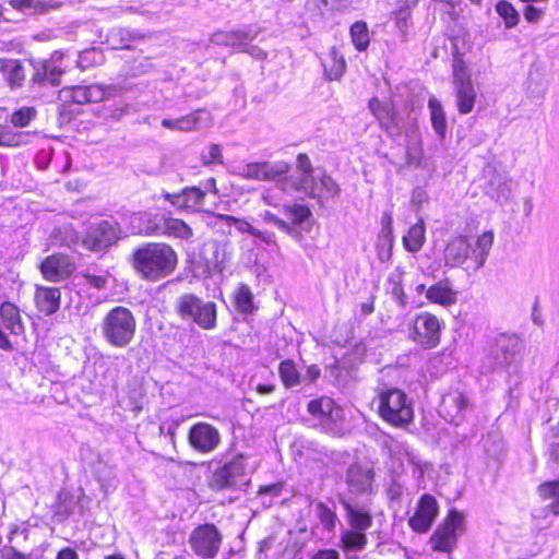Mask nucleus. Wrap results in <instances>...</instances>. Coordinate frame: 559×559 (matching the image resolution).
Returning a JSON list of instances; mask_svg holds the SVG:
<instances>
[{
  "label": "nucleus",
  "instance_id": "f257e3e1",
  "mask_svg": "<svg viewBox=\"0 0 559 559\" xmlns=\"http://www.w3.org/2000/svg\"><path fill=\"white\" fill-rule=\"evenodd\" d=\"M493 243V234L485 231L476 239L459 236L451 239L444 250L445 265L462 267L467 273L481 269Z\"/></svg>",
  "mask_w": 559,
  "mask_h": 559
},
{
  "label": "nucleus",
  "instance_id": "f03ea898",
  "mask_svg": "<svg viewBox=\"0 0 559 559\" xmlns=\"http://www.w3.org/2000/svg\"><path fill=\"white\" fill-rule=\"evenodd\" d=\"M177 253L167 243L148 242L136 248L132 255L133 269L145 280L157 282L176 269Z\"/></svg>",
  "mask_w": 559,
  "mask_h": 559
},
{
  "label": "nucleus",
  "instance_id": "7ed1b4c3",
  "mask_svg": "<svg viewBox=\"0 0 559 559\" xmlns=\"http://www.w3.org/2000/svg\"><path fill=\"white\" fill-rule=\"evenodd\" d=\"M372 404L376 405L380 418L395 428L406 429L414 421L413 402L399 388H379Z\"/></svg>",
  "mask_w": 559,
  "mask_h": 559
},
{
  "label": "nucleus",
  "instance_id": "20e7f679",
  "mask_svg": "<svg viewBox=\"0 0 559 559\" xmlns=\"http://www.w3.org/2000/svg\"><path fill=\"white\" fill-rule=\"evenodd\" d=\"M136 332L133 312L123 306L110 309L100 322V333L106 343L116 348H124L132 343Z\"/></svg>",
  "mask_w": 559,
  "mask_h": 559
},
{
  "label": "nucleus",
  "instance_id": "39448f33",
  "mask_svg": "<svg viewBox=\"0 0 559 559\" xmlns=\"http://www.w3.org/2000/svg\"><path fill=\"white\" fill-rule=\"evenodd\" d=\"M178 314L186 321H192L204 330L216 326V305L213 301H204L192 294H185L177 300Z\"/></svg>",
  "mask_w": 559,
  "mask_h": 559
},
{
  "label": "nucleus",
  "instance_id": "423d86ee",
  "mask_svg": "<svg viewBox=\"0 0 559 559\" xmlns=\"http://www.w3.org/2000/svg\"><path fill=\"white\" fill-rule=\"evenodd\" d=\"M521 344L519 338L501 334L496 338L495 345L486 357L484 368L486 371L504 368L515 371L520 359Z\"/></svg>",
  "mask_w": 559,
  "mask_h": 559
},
{
  "label": "nucleus",
  "instance_id": "0eeeda50",
  "mask_svg": "<svg viewBox=\"0 0 559 559\" xmlns=\"http://www.w3.org/2000/svg\"><path fill=\"white\" fill-rule=\"evenodd\" d=\"M464 531V515L452 509L444 521L430 536V544L435 551L451 552L457 543V537Z\"/></svg>",
  "mask_w": 559,
  "mask_h": 559
},
{
  "label": "nucleus",
  "instance_id": "6e6552de",
  "mask_svg": "<svg viewBox=\"0 0 559 559\" xmlns=\"http://www.w3.org/2000/svg\"><path fill=\"white\" fill-rule=\"evenodd\" d=\"M453 87L459 112L461 115L469 114L474 108L477 93L462 59H455L453 62Z\"/></svg>",
  "mask_w": 559,
  "mask_h": 559
},
{
  "label": "nucleus",
  "instance_id": "1a4fd4ad",
  "mask_svg": "<svg viewBox=\"0 0 559 559\" xmlns=\"http://www.w3.org/2000/svg\"><path fill=\"white\" fill-rule=\"evenodd\" d=\"M223 535L212 523L197 526L189 536L192 551L203 559H213L219 551Z\"/></svg>",
  "mask_w": 559,
  "mask_h": 559
},
{
  "label": "nucleus",
  "instance_id": "9d476101",
  "mask_svg": "<svg viewBox=\"0 0 559 559\" xmlns=\"http://www.w3.org/2000/svg\"><path fill=\"white\" fill-rule=\"evenodd\" d=\"M370 111L378 120L381 129L391 138L400 136L406 128V121L391 100H380L373 97L368 105Z\"/></svg>",
  "mask_w": 559,
  "mask_h": 559
},
{
  "label": "nucleus",
  "instance_id": "9b49d317",
  "mask_svg": "<svg viewBox=\"0 0 559 559\" xmlns=\"http://www.w3.org/2000/svg\"><path fill=\"white\" fill-rule=\"evenodd\" d=\"M247 456L242 453H236L229 457V452L225 454V462L217 467L212 476L211 486L216 490H222L235 486L246 475Z\"/></svg>",
  "mask_w": 559,
  "mask_h": 559
},
{
  "label": "nucleus",
  "instance_id": "f8f14e48",
  "mask_svg": "<svg viewBox=\"0 0 559 559\" xmlns=\"http://www.w3.org/2000/svg\"><path fill=\"white\" fill-rule=\"evenodd\" d=\"M285 162H253L237 167L236 175L242 179L273 181L280 190L281 178L289 171Z\"/></svg>",
  "mask_w": 559,
  "mask_h": 559
},
{
  "label": "nucleus",
  "instance_id": "ddd939ff",
  "mask_svg": "<svg viewBox=\"0 0 559 559\" xmlns=\"http://www.w3.org/2000/svg\"><path fill=\"white\" fill-rule=\"evenodd\" d=\"M221 441V432L209 423H197L190 427L188 432L189 445L201 454L212 453L218 448Z\"/></svg>",
  "mask_w": 559,
  "mask_h": 559
},
{
  "label": "nucleus",
  "instance_id": "4468645a",
  "mask_svg": "<svg viewBox=\"0 0 559 559\" xmlns=\"http://www.w3.org/2000/svg\"><path fill=\"white\" fill-rule=\"evenodd\" d=\"M119 235V228L116 222L102 221L88 227L83 245L91 251H102L114 245Z\"/></svg>",
  "mask_w": 559,
  "mask_h": 559
},
{
  "label": "nucleus",
  "instance_id": "2eb2a0df",
  "mask_svg": "<svg viewBox=\"0 0 559 559\" xmlns=\"http://www.w3.org/2000/svg\"><path fill=\"white\" fill-rule=\"evenodd\" d=\"M438 514L439 504L437 499L429 493H424L417 502L414 514L408 519V525L415 533H427Z\"/></svg>",
  "mask_w": 559,
  "mask_h": 559
},
{
  "label": "nucleus",
  "instance_id": "dca6fc26",
  "mask_svg": "<svg viewBox=\"0 0 559 559\" xmlns=\"http://www.w3.org/2000/svg\"><path fill=\"white\" fill-rule=\"evenodd\" d=\"M412 338L425 348H433L440 343V322L429 312H423L415 319Z\"/></svg>",
  "mask_w": 559,
  "mask_h": 559
},
{
  "label": "nucleus",
  "instance_id": "f3484780",
  "mask_svg": "<svg viewBox=\"0 0 559 559\" xmlns=\"http://www.w3.org/2000/svg\"><path fill=\"white\" fill-rule=\"evenodd\" d=\"M202 257L209 271L223 273L231 261L233 246L227 240H209L203 245Z\"/></svg>",
  "mask_w": 559,
  "mask_h": 559
},
{
  "label": "nucleus",
  "instance_id": "a211bd4d",
  "mask_svg": "<svg viewBox=\"0 0 559 559\" xmlns=\"http://www.w3.org/2000/svg\"><path fill=\"white\" fill-rule=\"evenodd\" d=\"M469 404L464 393L455 390L442 396L439 405V414L442 418L453 425H461L468 412Z\"/></svg>",
  "mask_w": 559,
  "mask_h": 559
},
{
  "label": "nucleus",
  "instance_id": "6ab92c4d",
  "mask_svg": "<svg viewBox=\"0 0 559 559\" xmlns=\"http://www.w3.org/2000/svg\"><path fill=\"white\" fill-rule=\"evenodd\" d=\"M307 411L324 427L336 425L344 418L343 408L328 396L311 400L307 405Z\"/></svg>",
  "mask_w": 559,
  "mask_h": 559
},
{
  "label": "nucleus",
  "instance_id": "aec40b11",
  "mask_svg": "<svg viewBox=\"0 0 559 559\" xmlns=\"http://www.w3.org/2000/svg\"><path fill=\"white\" fill-rule=\"evenodd\" d=\"M280 190L286 194L301 192L310 198L320 197L318 177L313 171L299 173L298 176L287 173L281 178Z\"/></svg>",
  "mask_w": 559,
  "mask_h": 559
},
{
  "label": "nucleus",
  "instance_id": "412c9836",
  "mask_svg": "<svg viewBox=\"0 0 559 559\" xmlns=\"http://www.w3.org/2000/svg\"><path fill=\"white\" fill-rule=\"evenodd\" d=\"M53 57L55 56H52L51 59L29 61L33 68V74L29 81L32 87L45 86L47 84L59 86L61 84L60 78L64 73V70L55 63Z\"/></svg>",
  "mask_w": 559,
  "mask_h": 559
},
{
  "label": "nucleus",
  "instance_id": "4be33fe9",
  "mask_svg": "<svg viewBox=\"0 0 559 559\" xmlns=\"http://www.w3.org/2000/svg\"><path fill=\"white\" fill-rule=\"evenodd\" d=\"M260 33V27L246 25L238 29L215 32L211 37V41L215 45L230 47L234 51L239 52V49L246 44L247 39H255Z\"/></svg>",
  "mask_w": 559,
  "mask_h": 559
},
{
  "label": "nucleus",
  "instance_id": "5701e85b",
  "mask_svg": "<svg viewBox=\"0 0 559 559\" xmlns=\"http://www.w3.org/2000/svg\"><path fill=\"white\" fill-rule=\"evenodd\" d=\"M163 197L178 211L199 212L204 203L205 191L199 187H186L178 193L163 192Z\"/></svg>",
  "mask_w": 559,
  "mask_h": 559
},
{
  "label": "nucleus",
  "instance_id": "b1692460",
  "mask_svg": "<svg viewBox=\"0 0 559 559\" xmlns=\"http://www.w3.org/2000/svg\"><path fill=\"white\" fill-rule=\"evenodd\" d=\"M75 270L74 262L66 254H51L40 263V272L45 280L59 282L69 277Z\"/></svg>",
  "mask_w": 559,
  "mask_h": 559
},
{
  "label": "nucleus",
  "instance_id": "393cba45",
  "mask_svg": "<svg viewBox=\"0 0 559 559\" xmlns=\"http://www.w3.org/2000/svg\"><path fill=\"white\" fill-rule=\"evenodd\" d=\"M345 511L348 527L367 532L373 524L371 509L367 503H358L346 498L340 499Z\"/></svg>",
  "mask_w": 559,
  "mask_h": 559
},
{
  "label": "nucleus",
  "instance_id": "a878e982",
  "mask_svg": "<svg viewBox=\"0 0 559 559\" xmlns=\"http://www.w3.org/2000/svg\"><path fill=\"white\" fill-rule=\"evenodd\" d=\"M210 124V114L204 109H198L193 112L177 119H163L162 126L173 131L191 132Z\"/></svg>",
  "mask_w": 559,
  "mask_h": 559
},
{
  "label": "nucleus",
  "instance_id": "bb28decb",
  "mask_svg": "<svg viewBox=\"0 0 559 559\" xmlns=\"http://www.w3.org/2000/svg\"><path fill=\"white\" fill-rule=\"evenodd\" d=\"M373 479V471L358 464L350 465L346 472V484L352 493H369L372 489Z\"/></svg>",
  "mask_w": 559,
  "mask_h": 559
},
{
  "label": "nucleus",
  "instance_id": "cd10ccee",
  "mask_svg": "<svg viewBox=\"0 0 559 559\" xmlns=\"http://www.w3.org/2000/svg\"><path fill=\"white\" fill-rule=\"evenodd\" d=\"M147 231L151 235L174 236L180 239H189L192 237V228L182 219L162 216L158 223L150 225Z\"/></svg>",
  "mask_w": 559,
  "mask_h": 559
},
{
  "label": "nucleus",
  "instance_id": "c85d7f7f",
  "mask_svg": "<svg viewBox=\"0 0 559 559\" xmlns=\"http://www.w3.org/2000/svg\"><path fill=\"white\" fill-rule=\"evenodd\" d=\"M61 293L56 287L36 286L35 305L39 312L45 316L56 313L60 308Z\"/></svg>",
  "mask_w": 559,
  "mask_h": 559
},
{
  "label": "nucleus",
  "instance_id": "c756f323",
  "mask_svg": "<svg viewBox=\"0 0 559 559\" xmlns=\"http://www.w3.org/2000/svg\"><path fill=\"white\" fill-rule=\"evenodd\" d=\"M216 217L218 219L223 221L225 223V225L235 226L238 231H240L242 234L247 233V234L253 236L254 238L260 239L262 242H264L267 246L276 245V237H275L274 233L260 230V229L253 227L247 221L237 218L235 216L218 214Z\"/></svg>",
  "mask_w": 559,
  "mask_h": 559
},
{
  "label": "nucleus",
  "instance_id": "7c9ffc66",
  "mask_svg": "<svg viewBox=\"0 0 559 559\" xmlns=\"http://www.w3.org/2000/svg\"><path fill=\"white\" fill-rule=\"evenodd\" d=\"M0 71L12 90L21 87L26 80V72L20 60L0 59Z\"/></svg>",
  "mask_w": 559,
  "mask_h": 559
},
{
  "label": "nucleus",
  "instance_id": "2f4dec72",
  "mask_svg": "<svg viewBox=\"0 0 559 559\" xmlns=\"http://www.w3.org/2000/svg\"><path fill=\"white\" fill-rule=\"evenodd\" d=\"M0 319L5 330L11 334L21 335L24 333V324L20 314V309L10 301H4L0 306Z\"/></svg>",
  "mask_w": 559,
  "mask_h": 559
},
{
  "label": "nucleus",
  "instance_id": "473e14b6",
  "mask_svg": "<svg viewBox=\"0 0 559 559\" xmlns=\"http://www.w3.org/2000/svg\"><path fill=\"white\" fill-rule=\"evenodd\" d=\"M325 503L323 501H314L313 512L321 526L328 533H333L336 528V524L338 523V518L336 514V507L334 501Z\"/></svg>",
  "mask_w": 559,
  "mask_h": 559
},
{
  "label": "nucleus",
  "instance_id": "72a5a7b5",
  "mask_svg": "<svg viewBox=\"0 0 559 559\" xmlns=\"http://www.w3.org/2000/svg\"><path fill=\"white\" fill-rule=\"evenodd\" d=\"M105 94V90L97 84L74 86L71 90V98L76 104L102 102Z\"/></svg>",
  "mask_w": 559,
  "mask_h": 559
},
{
  "label": "nucleus",
  "instance_id": "f704fd0d",
  "mask_svg": "<svg viewBox=\"0 0 559 559\" xmlns=\"http://www.w3.org/2000/svg\"><path fill=\"white\" fill-rule=\"evenodd\" d=\"M251 288L240 283L234 293V306L242 316H250L257 310Z\"/></svg>",
  "mask_w": 559,
  "mask_h": 559
},
{
  "label": "nucleus",
  "instance_id": "c9c22d12",
  "mask_svg": "<svg viewBox=\"0 0 559 559\" xmlns=\"http://www.w3.org/2000/svg\"><path fill=\"white\" fill-rule=\"evenodd\" d=\"M404 248L412 253L418 252L426 241V227L423 219L409 227L407 234L403 236Z\"/></svg>",
  "mask_w": 559,
  "mask_h": 559
},
{
  "label": "nucleus",
  "instance_id": "e433bc0d",
  "mask_svg": "<svg viewBox=\"0 0 559 559\" xmlns=\"http://www.w3.org/2000/svg\"><path fill=\"white\" fill-rule=\"evenodd\" d=\"M340 542L345 551L357 552L366 548L368 538L366 532L348 527L342 532Z\"/></svg>",
  "mask_w": 559,
  "mask_h": 559
},
{
  "label": "nucleus",
  "instance_id": "4c0bfd02",
  "mask_svg": "<svg viewBox=\"0 0 559 559\" xmlns=\"http://www.w3.org/2000/svg\"><path fill=\"white\" fill-rule=\"evenodd\" d=\"M428 108L430 111V120L435 132L440 139H443L447 133V118L441 103L435 97L430 96L428 100Z\"/></svg>",
  "mask_w": 559,
  "mask_h": 559
},
{
  "label": "nucleus",
  "instance_id": "58836bf2",
  "mask_svg": "<svg viewBox=\"0 0 559 559\" xmlns=\"http://www.w3.org/2000/svg\"><path fill=\"white\" fill-rule=\"evenodd\" d=\"M428 300L439 305H451L455 302V293L445 282H439L430 286L426 292Z\"/></svg>",
  "mask_w": 559,
  "mask_h": 559
},
{
  "label": "nucleus",
  "instance_id": "ea45409f",
  "mask_svg": "<svg viewBox=\"0 0 559 559\" xmlns=\"http://www.w3.org/2000/svg\"><path fill=\"white\" fill-rule=\"evenodd\" d=\"M324 72L329 80H338L345 72L346 62L343 56L338 55L335 48H332L322 61Z\"/></svg>",
  "mask_w": 559,
  "mask_h": 559
},
{
  "label": "nucleus",
  "instance_id": "a19ab883",
  "mask_svg": "<svg viewBox=\"0 0 559 559\" xmlns=\"http://www.w3.org/2000/svg\"><path fill=\"white\" fill-rule=\"evenodd\" d=\"M539 496L547 500L552 501L544 509L545 512H550L554 515H559V480L547 481L538 487Z\"/></svg>",
  "mask_w": 559,
  "mask_h": 559
},
{
  "label": "nucleus",
  "instance_id": "79ce46f5",
  "mask_svg": "<svg viewBox=\"0 0 559 559\" xmlns=\"http://www.w3.org/2000/svg\"><path fill=\"white\" fill-rule=\"evenodd\" d=\"M278 373L285 388L290 389L302 383V376L290 359L283 360L278 366Z\"/></svg>",
  "mask_w": 559,
  "mask_h": 559
},
{
  "label": "nucleus",
  "instance_id": "37998d69",
  "mask_svg": "<svg viewBox=\"0 0 559 559\" xmlns=\"http://www.w3.org/2000/svg\"><path fill=\"white\" fill-rule=\"evenodd\" d=\"M383 450L386 451L391 459L401 461L404 456H408V445L390 435H384L381 440Z\"/></svg>",
  "mask_w": 559,
  "mask_h": 559
},
{
  "label": "nucleus",
  "instance_id": "c03bdc74",
  "mask_svg": "<svg viewBox=\"0 0 559 559\" xmlns=\"http://www.w3.org/2000/svg\"><path fill=\"white\" fill-rule=\"evenodd\" d=\"M260 216H261V218L263 219L264 223L273 224L280 230L286 233L290 237H293L295 239H299L301 237V234H300V231L297 228L293 227L287 222H285L282 218L277 217L272 212L264 211V212L260 213Z\"/></svg>",
  "mask_w": 559,
  "mask_h": 559
},
{
  "label": "nucleus",
  "instance_id": "a18cd8bd",
  "mask_svg": "<svg viewBox=\"0 0 559 559\" xmlns=\"http://www.w3.org/2000/svg\"><path fill=\"white\" fill-rule=\"evenodd\" d=\"M350 36L357 50L362 51L369 45V33L365 22H356L350 27Z\"/></svg>",
  "mask_w": 559,
  "mask_h": 559
},
{
  "label": "nucleus",
  "instance_id": "49530a36",
  "mask_svg": "<svg viewBox=\"0 0 559 559\" xmlns=\"http://www.w3.org/2000/svg\"><path fill=\"white\" fill-rule=\"evenodd\" d=\"M284 211L292 218V222L294 224L293 227H295V228L296 227L302 228L304 224L311 216L310 210L302 204L285 205Z\"/></svg>",
  "mask_w": 559,
  "mask_h": 559
},
{
  "label": "nucleus",
  "instance_id": "de8ad7c7",
  "mask_svg": "<svg viewBox=\"0 0 559 559\" xmlns=\"http://www.w3.org/2000/svg\"><path fill=\"white\" fill-rule=\"evenodd\" d=\"M496 11L503 19L507 28L518 25L520 15L510 2L506 0L499 1L496 4Z\"/></svg>",
  "mask_w": 559,
  "mask_h": 559
},
{
  "label": "nucleus",
  "instance_id": "09e8293b",
  "mask_svg": "<svg viewBox=\"0 0 559 559\" xmlns=\"http://www.w3.org/2000/svg\"><path fill=\"white\" fill-rule=\"evenodd\" d=\"M318 185L320 192V197L316 198L318 200L334 198L340 193L337 183L325 173H322L321 176L318 177Z\"/></svg>",
  "mask_w": 559,
  "mask_h": 559
},
{
  "label": "nucleus",
  "instance_id": "8fccbe9b",
  "mask_svg": "<svg viewBox=\"0 0 559 559\" xmlns=\"http://www.w3.org/2000/svg\"><path fill=\"white\" fill-rule=\"evenodd\" d=\"M389 282L392 285V297L401 307H405L407 304V297L403 289L401 274H391L389 277Z\"/></svg>",
  "mask_w": 559,
  "mask_h": 559
},
{
  "label": "nucleus",
  "instance_id": "3c124183",
  "mask_svg": "<svg viewBox=\"0 0 559 559\" xmlns=\"http://www.w3.org/2000/svg\"><path fill=\"white\" fill-rule=\"evenodd\" d=\"M82 275L85 282L96 289L106 288L109 278V273L107 271L94 273L91 270H86Z\"/></svg>",
  "mask_w": 559,
  "mask_h": 559
},
{
  "label": "nucleus",
  "instance_id": "603ef678",
  "mask_svg": "<svg viewBox=\"0 0 559 559\" xmlns=\"http://www.w3.org/2000/svg\"><path fill=\"white\" fill-rule=\"evenodd\" d=\"M36 111L34 108L31 107H23L19 110L14 111L11 116V122L15 127H26L32 119L35 117Z\"/></svg>",
  "mask_w": 559,
  "mask_h": 559
},
{
  "label": "nucleus",
  "instance_id": "864d4df0",
  "mask_svg": "<svg viewBox=\"0 0 559 559\" xmlns=\"http://www.w3.org/2000/svg\"><path fill=\"white\" fill-rule=\"evenodd\" d=\"M203 165L222 163V147L218 144H211L206 152L201 155Z\"/></svg>",
  "mask_w": 559,
  "mask_h": 559
},
{
  "label": "nucleus",
  "instance_id": "5fc2aeb1",
  "mask_svg": "<svg viewBox=\"0 0 559 559\" xmlns=\"http://www.w3.org/2000/svg\"><path fill=\"white\" fill-rule=\"evenodd\" d=\"M254 39H247L245 45L239 49V52H246L257 60H264L267 57V52L259 46L252 45Z\"/></svg>",
  "mask_w": 559,
  "mask_h": 559
},
{
  "label": "nucleus",
  "instance_id": "6e6d98bb",
  "mask_svg": "<svg viewBox=\"0 0 559 559\" xmlns=\"http://www.w3.org/2000/svg\"><path fill=\"white\" fill-rule=\"evenodd\" d=\"M411 22V10L407 5L401 7L395 12V23L401 32H405L409 26Z\"/></svg>",
  "mask_w": 559,
  "mask_h": 559
},
{
  "label": "nucleus",
  "instance_id": "4d7b16f0",
  "mask_svg": "<svg viewBox=\"0 0 559 559\" xmlns=\"http://www.w3.org/2000/svg\"><path fill=\"white\" fill-rule=\"evenodd\" d=\"M544 9L534 7L532 4L526 5L524 10V17L530 23H537L544 16Z\"/></svg>",
  "mask_w": 559,
  "mask_h": 559
},
{
  "label": "nucleus",
  "instance_id": "13d9d810",
  "mask_svg": "<svg viewBox=\"0 0 559 559\" xmlns=\"http://www.w3.org/2000/svg\"><path fill=\"white\" fill-rule=\"evenodd\" d=\"M10 4L17 10H38L39 7L43 8L41 3L36 0H10Z\"/></svg>",
  "mask_w": 559,
  "mask_h": 559
},
{
  "label": "nucleus",
  "instance_id": "bf43d9fd",
  "mask_svg": "<svg viewBox=\"0 0 559 559\" xmlns=\"http://www.w3.org/2000/svg\"><path fill=\"white\" fill-rule=\"evenodd\" d=\"M404 492V487L395 479H392L389 488L388 496L392 501H400Z\"/></svg>",
  "mask_w": 559,
  "mask_h": 559
},
{
  "label": "nucleus",
  "instance_id": "052dcab7",
  "mask_svg": "<svg viewBox=\"0 0 559 559\" xmlns=\"http://www.w3.org/2000/svg\"><path fill=\"white\" fill-rule=\"evenodd\" d=\"M296 166L299 173L313 171V167L309 156L305 153H299L296 157Z\"/></svg>",
  "mask_w": 559,
  "mask_h": 559
},
{
  "label": "nucleus",
  "instance_id": "680f3d73",
  "mask_svg": "<svg viewBox=\"0 0 559 559\" xmlns=\"http://www.w3.org/2000/svg\"><path fill=\"white\" fill-rule=\"evenodd\" d=\"M283 490V484L282 483H275L267 486H262L259 489L260 495H269L271 497H278Z\"/></svg>",
  "mask_w": 559,
  "mask_h": 559
},
{
  "label": "nucleus",
  "instance_id": "e2e57ef3",
  "mask_svg": "<svg viewBox=\"0 0 559 559\" xmlns=\"http://www.w3.org/2000/svg\"><path fill=\"white\" fill-rule=\"evenodd\" d=\"M320 373L321 371L319 367L316 365H311L307 368L305 376H302V381L307 383H313L320 377Z\"/></svg>",
  "mask_w": 559,
  "mask_h": 559
},
{
  "label": "nucleus",
  "instance_id": "0e129e2a",
  "mask_svg": "<svg viewBox=\"0 0 559 559\" xmlns=\"http://www.w3.org/2000/svg\"><path fill=\"white\" fill-rule=\"evenodd\" d=\"M310 559H340V554L335 549H321Z\"/></svg>",
  "mask_w": 559,
  "mask_h": 559
},
{
  "label": "nucleus",
  "instance_id": "69168bd1",
  "mask_svg": "<svg viewBox=\"0 0 559 559\" xmlns=\"http://www.w3.org/2000/svg\"><path fill=\"white\" fill-rule=\"evenodd\" d=\"M406 163L411 166L419 164V151L415 147H407Z\"/></svg>",
  "mask_w": 559,
  "mask_h": 559
},
{
  "label": "nucleus",
  "instance_id": "338daca9",
  "mask_svg": "<svg viewBox=\"0 0 559 559\" xmlns=\"http://www.w3.org/2000/svg\"><path fill=\"white\" fill-rule=\"evenodd\" d=\"M56 559H79V555L73 548L66 547L57 554Z\"/></svg>",
  "mask_w": 559,
  "mask_h": 559
},
{
  "label": "nucleus",
  "instance_id": "774afa93",
  "mask_svg": "<svg viewBox=\"0 0 559 559\" xmlns=\"http://www.w3.org/2000/svg\"><path fill=\"white\" fill-rule=\"evenodd\" d=\"M389 247L384 248V246L379 245L378 246V257L381 261H388L391 258V247H392V239H389Z\"/></svg>",
  "mask_w": 559,
  "mask_h": 559
}]
</instances>
